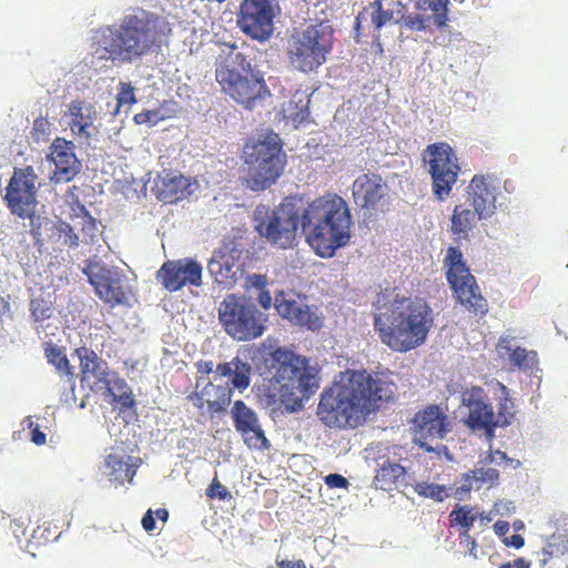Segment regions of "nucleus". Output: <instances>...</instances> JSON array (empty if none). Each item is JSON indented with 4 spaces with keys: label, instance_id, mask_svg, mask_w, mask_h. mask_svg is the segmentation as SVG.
I'll list each match as a JSON object with an SVG mask.
<instances>
[{
    "label": "nucleus",
    "instance_id": "obj_1",
    "mask_svg": "<svg viewBox=\"0 0 568 568\" xmlns=\"http://www.w3.org/2000/svg\"><path fill=\"white\" fill-rule=\"evenodd\" d=\"M396 392L390 373L346 369L322 392L316 415L329 428L356 429L394 402Z\"/></svg>",
    "mask_w": 568,
    "mask_h": 568
},
{
    "label": "nucleus",
    "instance_id": "obj_45",
    "mask_svg": "<svg viewBox=\"0 0 568 568\" xmlns=\"http://www.w3.org/2000/svg\"><path fill=\"white\" fill-rule=\"evenodd\" d=\"M206 496L211 499L217 498L219 500L231 499L232 495L229 489L222 485L217 477H214L206 488Z\"/></svg>",
    "mask_w": 568,
    "mask_h": 568
},
{
    "label": "nucleus",
    "instance_id": "obj_56",
    "mask_svg": "<svg viewBox=\"0 0 568 568\" xmlns=\"http://www.w3.org/2000/svg\"><path fill=\"white\" fill-rule=\"evenodd\" d=\"M248 282L252 286L256 287L258 291L264 290L266 287L267 281L265 275L254 274L248 277Z\"/></svg>",
    "mask_w": 568,
    "mask_h": 568
},
{
    "label": "nucleus",
    "instance_id": "obj_11",
    "mask_svg": "<svg viewBox=\"0 0 568 568\" xmlns=\"http://www.w3.org/2000/svg\"><path fill=\"white\" fill-rule=\"evenodd\" d=\"M446 278L455 300L474 317L483 318L489 310L474 275L463 260V253L449 246L444 260Z\"/></svg>",
    "mask_w": 568,
    "mask_h": 568
},
{
    "label": "nucleus",
    "instance_id": "obj_7",
    "mask_svg": "<svg viewBox=\"0 0 568 568\" xmlns=\"http://www.w3.org/2000/svg\"><path fill=\"white\" fill-rule=\"evenodd\" d=\"M255 232L272 247L294 248L298 243V226L302 227L301 195H288L271 209L257 205L253 212Z\"/></svg>",
    "mask_w": 568,
    "mask_h": 568
},
{
    "label": "nucleus",
    "instance_id": "obj_57",
    "mask_svg": "<svg viewBox=\"0 0 568 568\" xmlns=\"http://www.w3.org/2000/svg\"><path fill=\"white\" fill-rule=\"evenodd\" d=\"M530 565L524 558H517L513 561L501 564L498 568H529Z\"/></svg>",
    "mask_w": 568,
    "mask_h": 568
},
{
    "label": "nucleus",
    "instance_id": "obj_37",
    "mask_svg": "<svg viewBox=\"0 0 568 568\" xmlns=\"http://www.w3.org/2000/svg\"><path fill=\"white\" fill-rule=\"evenodd\" d=\"M73 214L71 215L75 227H80L85 243H93L98 233V223L94 217L90 215L85 206L78 204L72 207Z\"/></svg>",
    "mask_w": 568,
    "mask_h": 568
},
{
    "label": "nucleus",
    "instance_id": "obj_40",
    "mask_svg": "<svg viewBox=\"0 0 568 568\" xmlns=\"http://www.w3.org/2000/svg\"><path fill=\"white\" fill-rule=\"evenodd\" d=\"M308 99L300 95L296 100V95L288 102L285 112L287 118L297 126L302 124L308 118Z\"/></svg>",
    "mask_w": 568,
    "mask_h": 568
},
{
    "label": "nucleus",
    "instance_id": "obj_8",
    "mask_svg": "<svg viewBox=\"0 0 568 568\" xmlns=\"http://www.w3.org/2000/svg\"><path fill=\"white\" fill-rule=\"evenodd\" d=\"M334 33V29L324 22L295 29L287 39L285 50L290 67L305 74L317 72L333 51Z\"/></svg>",
    "mask_w": 568,
    "mask_h": 568
},
{
    "label": "nucleus",
    "instance_id": "obj_4",
    "mask_svg": "<svg viewBox=\"0 0 568 568\" xmlns=\"http://www.w3.org/2000/svg\"><path fill=\"white\" fill-rule=\"evenodd\" d=\"M301 212L306 242L320 257H332L349 243L353 220L341 195L327 192L312 201L301 195Z\"/></svg>",
    "mask_w": 568,
    "mask_h": 568
},
{
    "label": "nucleus",
    "instance_id": "obj_64",
    "mask_svg": "<svg viewBox=\"0 0 568 568\" xmlns=\"http://www.w3.org/2000/svg\"><path fill=\"white\" fill-rule=\"evenodd\" d=\"M59 535H60V534H58L57 531H54L53 534H50V532H49V535H48L45 538H47L48 540H49L50 538L57 539V538L59 537Z\"/></svg>",
    "mask_w": 568,
    "mask_h": 568
},
{
    "label": "nucleus",
    "instance_id": "obj_31",
    "mask_svg": "<svg viewBox=\"0 0 568 568\" xmlns=\"http://www.w3.org/2000/svg\"><path fill=\"white\" fill-rule=\"evenodd\" d=\"M466 201L476 210L478 219H488L495 213V189L486 176L480 174L473 176L466 189Z\"/></svg>",
    "mask_w": 568,
    "mask_h": 568
},
{
    "label": "nucleus",
    "instance_id": "obj_12",
    "mask_svg": "<svg viewBox=\"0 0 568 568\" xmlns=\"http://www.w3.org/2000/svg\"><path fill=\"white\" fill-rule=\"evenodd\" d=\"M424 161L428 165L434 197L443 202L449 197L462 172L459 159L447 142L429 144L424 150Z\"/></svg>",
    "mask_w": 568,
    "mask_h": 568
},
{
    "label": "nucleus",
    "instance_id": "obj_52",
    "mask_svg": "<svg viewBox=\"0 0 568 568\" xmlns=\"http://www.w3.org/2000/svg\"><path fill=\"white\" fill-rule=\"evenodd\" d=\"M256 300L264 310H270L273 304V297L266 288L258 291Z\"/></svg>",
    "mask_w": 568,
    "mask_h": 568
},
{
    "label": "nucleus",
    "instance_id": "obj_63",
    "mask_svg": "<svg viewBox=\"0 0 568 568\" xmlns=\"http://www.w3.org/2000/svg\"><path fill=\"white\" fill-rule=\"evenodd\" d=\"M495 457H496V459H497L498 464H499L500 462H507V460H509V458H508V456L506 455V453H504V452H501V450H496V452H495Z\"/></svg>",
    "mask_w": 568,
    "mask_h": 568
},
{
    "label": "nucleus",
    "instance_id": "obj_47",
    "mask_svg": "<svg viewBox=\"0 0 568 568\" xmlns=\"http://www.w3.org/2000/svg\"><path fill=\"white\" fill-rule=\"evenodd\" d=\"M513 407H514V404L507 397H505L500 402L499 408H498V414L496 416V422H500V424H498V427L499 426L505 427L511 423V419L514 417V414L511 413Z\"/></svg>",
    "mask_w": 568,
    "mask_h": 568
},
{
    "label": "nucleus",
    "instance_id": "obj_55",
    "mask_svg": "<svg viewBox=\"0 0 568 568\" xmlns=\"http://www.w3.org/2000/svg\"><path fill=\"white\" fill-rule=\"evenodd\" d=\"M141 524H142V527L144 528V530H146V531H153L155 529V519L153 516V511L151 509H149L144 514Z\"/></svg>",
    "mask_w": 568,
    "mask_h": 568
},
{
    "label": "nucleus",
    "instance_id": "obj_60",
    "mask_svg": "<svg viewBox=\"0 0 568 568\" xmlns=\"http://www.w3.org/2000/svg\"><path fill=\"white\" fill-rule=\"evenodd\" d=\"M462 536L465 538V540L467 541L468 546H470V554L474 556V558L477 557L476 555V548H477V542L476 540L469 535L468 531H464L462 534Z\"/></svg>",
    "mask_w": 568,
    "mask_h": 568
},
{
    "label": "nucleus",
    "instance_id": "obj_18",
    "mask_svg": "<svg viewBox=\"0 0 568 568\" xmlns=\"http://www.w3.org/2000/svg\"><path fill=\"white\" fill-rule=\"evenodd\" d=\"M414 443L425 452H434L428 440L443 439L452 430L449 416L438 405L430 404L418 410L413 420Z\"/></svg>",
    "mask_w": 568,
    "mask_h": 568
},
{
    "label": "nucleus",
    "instance_id": "obj_24",
    "mask_svg": "<svg viewBox=\"0 0 568 568\" xmlns=\"http://www.w3.org/2000/svg\"><path fill=\"white\" fill-rule=\"evenodd\" d=\"M74 143L63 138H55L49 148L48 161L54 164L51 180L55 183H67L81 171V162L74 153Z\"/></svg>",
    "mask_w": 568,
    "mask_h": 568
},
{
    "label": "nucleus",
    "instance_id": "obj_25",
    "mask_svg": "<svg viewBox=\"0 0 568 568\" xmlns=\"http://www.w3.org/2000/svg\"><path fill=\"white\" fill-rule=\"evenodd\" d=\"M141 464L140 457L131 456L124 449H112L104 457L102 473L114 486H123L132 484Z\"/></svg>",
    "mask_w": 568,
    "mask_h": 568
},
{
    "label": "nucleus",
    "instance_id": "obj_6",
    "mask_svg": "<svg viewBox=\"0 0 568 568\" xmlns=\"http://www.w3.org/2000/svg\"><path fill=\"white\" fill-rule=\"evenodd\" d=\"M215 373L221 377H231L232 386L207 382L200 388V378H197L194 390L186 396L200 416L211 419L226 413L234 388L243 392L250 386L252 367L248 363L234 357L231 362L219 364Z\"/></svg>",
    "mask_w": 568,
    "mask_h": 568
},
{
    "label": "nucleus",
    "instance_id": "obj_9",
    "mask_svg": "<svg viewBox=\"0 0 568 568\" xmlns=\"http://www.w3.org/2000/svg\"><path fill=\"white\" fill-rule=\"evenodd\" d=\"M243 162L246 172L244 183L247 189L261 192L271 187L286 166V154L280 136L271 133L264 139L246 143Z\"/></svg>",
    "mask_w": 568,
    "mask_h": 568
},
{
    "label": "nucleus",
    "instance_id": "obj_58",
    "mask_svg": "<svg viewBox=\"0 0 568 568\" xmlns=\"http://www.w3.org/2000/svg\"><path fill=\"white\" fill-rule=\"evenodd\" d=\"M278 568H306L303 560L290 561V560H276Z\"/></svg>",
    "mask_w": 568,
    "mask_h": 568
},
{
    "label": "nucleus",
    "instance_id": "obj_59",
    "mask_svg": "<svg viewBox=\"0 0 568 568\" xmlns=\"http://www.w3.org/2000/svg\"><path fill=\"white\" fill-rule=\"evenodd\" d=\"M494 531L499 537H505L509 531V524L505 520H497L494 524Z\"/></svg>",
    "mask_w": 568,
    "mask_h": 568
},
{
    "label": "nucleus",
    "instance_id": "obj_17",
    "mask_svg": "<svg viewBox=\"0 0 568 568\" xmlns=\"http://www.w3.org/2000/svg\"><path fill=\"white\" fill-rule=\"evenodd\" d=\"M305 300L294 292L281 291L274 297V306L277 314L293 325L312 332L320 331L324 316L316 305H308Z\"/></svg>",
    "mask_w": 568,
    "mask_h": 568
},
{
    "label": "nucleus",
    "instance_id": "obj_51",
    "mask_svg": "<svg viewBox=\"0 0 568 568\" xmlns=\"http://www.w3.org/2000/svg\"><path fill=\"white\" fill-rule=\"evenodd\" d=\"M28 422H29V427L32 428L31 440L38 446L44 445L45 440H47L45 434L43 432H41L38 426L33 427V422L31 420L30 417H28Z\"/></svg>",
    "mask_w": 568,
    "mask_h": 568
},
{
    "label": "nucleus",
    "instance_id": "obj_32",
    "mask_svg": "<svg viewBox=\"0 0 568 568\" xmlns=\"http://www.w3.org/2000/svg\"><path fill=\"white\" fill-rule=\"evenodd\" d=\"M406 468L399 463L385 460L378 465L373 484L376 489L392 491L397 488L399 480H404Z\"/></svg>",
    "mask_w": 568,
    "mask_h": 568
},
{
    "label": "nucleus",
    "instance_id": "obj_39",
    "mask_svg": "<svg viewBox=\"0 0 568 568\" xmlns=\"http://www.w3.org/2000/svg\"><path fill=\"white\" fill-rule=\"evenodd\" d=\"M449 489L445 485H438L427 481L416 483L414 486V491L425 498H430L437 503L444 501L447 497H449Z\"/></svg>",
    "mask_w": 568,
    "mask_h": 568
},
{
    "label": "nucleus",
    "instance_id": "obj_54",
    "mask_svg": "<svg viewBox=\"0 0 568 568\" xmlns=\"http://www.w3.org/2000/svg\"><path fill=\"white\" fill-rule=\"evenodd\" d=\"M503 542L507 547H514L516 549H519L525 545V539L521 535L515 534L511 535L510 537H505Z\"/></svg>",
    "mask_w": 568,
    "mask_h": 568
},
{
    "label": "nucleus",
    "instance_id": "obj_44",
    "mask_svg": "<svg viewBox=\"0 0 568 568\" xmlns=\"http://www.w3.org/2000/svg\"><path fill=\"white\" fill-rule=\"evenodd\" d=\"M116 101H118V108L125 105V104L131 105V104L136 103L134 87L128 82H120Z\"/></svg>",
    "mask_w": 568,
    "mask_h": 568
},
{
    "label": "nucleus",
    "instance_id": "obj_19",
    "mask_svg": "<svg viewBox=\"0 0 568 568\" xmlns=\"http://www.w3.org/2000/svg\"><path fill=\"white\" fill-rule=\"evenodd\" d=\"M37 174L32 166L16 169L6 189V201L12 213L24 217L33 210L37 200Z\"/></svg>",
    "mask_w": 568,
    "mask_h": 568
},
{
    "label": "nucleus",
    "instance_id": "obj_3",
    "mask_svg": "<svg viewBox=\"0 0 568 568\" xmlns=\"http://www.w3.org/2000/svg\"><path fill=\"white\" fill-rule=\"evenodd\" d=\"M263 366L272 377L257 387L256 396L266 407L280 405L287 412H297L320 387L317 372L305 357L277 347L264 352Z\"/></svg>",
    "mask_w": 568,
    "mask_h": 568
},
{
    "label": "nucleus",
    "instance_id": "obj_26",
    "mask_svg": "<svg viewBox=\"0 0 568 568\" xmlns=\"http://www.w3.org/2000/svg\"><path fill=\"white\" fill-rule=\"evenodd\" d=\"M64 118L75 139L88 142L92 138L97 120V110L92 103L80 99L72 100L64 112Z\"/></svg>",
    "mask_w": 568,
    "mask_h": 568
},
{
    "label": "nucleus",
    "instance_id": "obj_49",
    "mask_svg": "<svg viewBox=\"0 0 568 568\" xmlns=\"http://www.w3.org/2000/svg\"><path fill=\"white\" fill-rule=\"evenodd\" d=\"M160 120L159 112L156 110H146L140 113H136L133 116V121L135 124H145L150 123L152 125L156 124Z\"/></svg>",
    "mask_w": 568,
    "mask_h": 568
},
{
    "label": "nucleus",
    "instance_id": "obj_28",
    "mask_svg": "<svg viewBox=\"0 0 568 568\" xmlns=\"http://www.w3.org/2000/svg\"><path fill=\"white\" fill-rule=\"evenodd\" d=\"M386 183L376 173H365L355 179L352 185L354 202L361 209L374 210L386 194Z\"/></svg>",
    "mask_w": 568,
    "mask_h": 568
},
{
    "label": "nucleus",
    "instance_id": "obj_21",
    "mask_svg": "<svg viewBox=\"0 0 568 568\" xmlns=\"http://www.w3.org/2000/svg\"><path fill=\"white\" fill-rule=\"evenodd\" d=\"M74 354L79 358L82 387H87L93 393H101L103 388H106L109 379L114 373L109 368L108 362L87 346L77 347Z\"/></svg>",
    "mask_w": 568,
    "mask_h": 568
},
{
    "label": "nucleus",
    "instance_id": "obj_53",
    "mask_svg": "<svg viewBox=\"0 0 568 568\" xmlns=\"http://www.w3.org/2000/svg\"><path fill=\"white\" fill-rule=\"evenodd\" d=\"M195 366L200 374L197 377L200 381L213 372V363L211 361H199Z\"/></svg>",
    "mask_w": 568,
    "mask_h": 568
},
{
    "label": "nucleus",
    "instance_id": "obj_41",
    "mask_svg": "<svg viewBox=\"0 0 568 568\" xmlns=\"http://www.w3.org/2000/svg\"><path fill=\"white\" fill-rule=\"evenodd\" d=\"M452 526H460L465 531H469L473 527L476 516L471 513L469 506H458L452 510L450 515Z\"/></svg>",
    "mask_w": 568,
    "mask_h": 568
},
{
    "label": "nucleus",
    "instance_id": "obj_33",
    "mask_svg": "<svg viewBox=\"0 0 568 568\" xmlns=\"http://www.w3.org/2000/svg\"><path fill=\"white\" fill-rule=\"evenodd\" d=\"M499 479V473L495 468H476L463 475V485L456 487L453 495L462 500L468 495L474 488L473 483L476 484H489L490 486L496 485Z\"/></svg>",
    "mask_w": 568,
    "mask_h": 568
},
{
    "label": "nucleus",
    "instance_id": "obj_35",
    "mask_svg": "<svg viewBox=\"0 0 568 568\" xmlns=\"http://www.w3.org/2000/svg\"><path fill=\"white\" fill-rule=\"evenodd\" d=\"M111 397L112 402L121 405L122 408H132L135 406V399L129 385L123 378H120L114 372L109 379V385L101 392Z\"/></svg>",
    "mask_w": 568,
    "mask_h": 568
},
{
    "label": "nucleus",
    "instance_id": "obj_20",
    "mask_svg": "<svg viewBox=\"0 0 568 568\" xmlns=\"http://www.w3.org/2000/svg\"><path fill=\"white\" fill-rule=\"evenodd\" d=\"M202 265L194 258L170 260L156 272V280L169 292H176L184 286L202 285Z\"/></svg>",
    "mask_w": 568,
    "mask_h": 568
},
{
    "label": "nucleus",
    "instance_id": "obj_34",
    "mask_svg": "<svg viewBox=\"0 0 568 568\" xmlns=\"http://www.w3.org/2000/svg\"><path fill=\"white\" fill-rule=\"evenodd\" d=\"M476 210H470L463 204L456 205L450 219V231L458 240L468 237L469 232L476 226L478 221Z\"/></svg>",
    "mask_w": 568,
    "mask_h": 568
},
{
    "label": "nucleus",
    "instance_id": "obj_36",
    "mask_svg": "<svg viewBox=\"0 0 568 568\" xmlns=\"http://www.w3.org/2000/svg\"><path fill=\"white\" fill-rule=\"evenodd\" d=\"M498 347L508 354L509 362L518 368H529L536 363V352H528L520 346L513 347L511 338L507 336L500 337Z\"/></svg>",
    "mask_w": 568,
    "mask_h": 568
},
{
    "label": "nucleus",
    "instance_id": "obj_15",
    "mask_svg": "<svg viewBox=\"0 0 568 568\" xmlns=\"http://www.w3.org/2000/svg\"><path fill=\"white\" fill-rule=\"evenodd\" d=\"M462 404L468 409L464 420L465 425L473 433L481 434L488 442H491L500 422H496L494 408L488 402L485 389L480 386L466 388L462 393Z\"/></svg>",
    "mask_w": 568,
    "mask_h": 568
},
{
    "label": "nucleus",
    "instance_id": "obj_10",
    "mask_svg": "<svg viewBox=\"0 0 568 568\" xmlns=\"http://www.w3.org/2000/svg\"><path fill=\"white\" fill-rule=\"evenodd\" d=\"M219 320L230 337L247 342L264 334L268 316L251 298L229 294L220 304Z\"/></svg>",
    "mask_w": 568,
    "mask_h": 568
},
{
    "label": "nucleus",
    "instance_id": "obj_30",
    "mask_svg": "<svg viewBox=\"0 0 568 568\" xmlns=\"http://www.w3.org/2000/svg\"><path fill=\"white\" fill-rule=\"evenodd\" d=\"M191 186L189 178L164 171L156 176L152 191L159 201L173 204L191 195Z\"/></svg>",
    "mask_w": 568,
    "mask_h": 568
},
{
    "label": "nucleus",
    "instance_id": "obj_5",
    "mask_svg": "<svg viewBox=\"0 0 568 568\" xmlns=\"http://www.w3.org/2000/svg\"><path fill=\"white\" fill-rule=\"evenodd\" d=\"M434 326V313L423 297L397 294L375 315L374 329L392 351L406 353L423 345Z\"/></svg>",
    "mask_w": 568,
    "mask_h": 568
},
{
    "label": "nucleus",
    "instance_id": "obj_29",
    "mask_svg": "<svg viewBox=\"0 0 568 568\" xmlns=\"http://www.w3.org/2000/svg\"><path fill=\"white\" fill-rule=\"evenodd\" d=\"M394 6L403 7L400 1L386 3V0H373L368 2L355 18L356 37L359 36L364 22H367L376 32L389 23H398L399 20L395 19Z\"/></svg>",
    "mask_w": 568,
    "mask_h": 568
},
{
    "label": "nucleus",
    "instance_id": "obj_27",
    "mask_svg": "<svg viewBox=\"0 0 568 568\" xmlns=\"http://www.w3.org/2000/svg\"><path fill=\"white\" fill-rule=\"evenodd\" d=\"M240 252L229 246H223L213 252L207 263V270L214 282L224 288H231L237 281Z\"/></svg>",
    "mask_w": 568,
    "mask_h": 568
},
{
    "label": "nucleus",
    "instance_id": "obj_16",
    "mask_svg": "<svg viewBox=\"0 0 568 568\" xmlns=\"http://www.w3.org/2000/svg\"><path fill=\"white\" fill-rule=\"evenodd\" d=\"M273 0H243L237 14V24L247 37L266 41L274 31Z\"/></svg>",
    "mask_w": 568,
    "mask_h": 568
},
{
    "label": "nucleus",
    "instance_id": "obj_22",
    "mask_svg": "<svg viewBox=\"0 0 568 568\" xmlns=\"http://www.w3.org/2000/svg\"><path fill=\"white\" fill-rule=\"evenodd\" d=\"M235 430L242 436L244 444L252 449L264 450L270 447L257 414L243 400L233 403L231 408Z\"/></svg>",
    "mask_w": 568,
    "mask_h": 568
},
{
    "label": "nucleus",
    "instance_id": "obj_50",
    "mask_svg": "<svg viewBox=\"0 0 568 568\" xmlns=\"http://www.w3.org/2000/svg\"><path fill=\"white\" fill-rule=\"evenodd\" d=\"M325 484L329 488H347L348 480L339 474H329L325 477Z\"/></svg>",
    "mask_w": 568,
    "mask_h": 568
},
{
    "label": "nucleus",
    "instance_id": "obj_43",
    "mask_svg": "<svg viewBox=\"0 0 568 568\" xmlns=\"http://www.w3.org/2000/svg\"><path fill=\"white\" fill-rule=\"evenodd\" d=\"M51 123L44 116H39L33 121L32 136L34 141H47L51 134Z\"/></svg>",
    "mask_w": 568,
    "mask_h": 568
},
{
    "label": "nucleus",
    "instance_id": "obj_48",
    "mask_svg": "<svg viewBox=\"0 0 568 568\" xmlns=\"http://www.w3.org/2000/svg\"><path fill=\"white\" fill-rule=\"evenodd\" d=\"M74 227L63 221H60L58 224V231L63 235V243L69 247H77L79 245V236L74 232Z\"/></svg>",
    "mask_w": 568,
    "mask_h": 568
},
{
    "label": "nucleus",
    "instance_id": "obj_42",
    "mask_svg": "<svg viewBox=\"0 0 568 568\" xmlns=\"http://www.w3.org/2000/svg\"><path fill=\"white\" fill-rule=\"evenodd\" d=\"M565 546L562 545L561 538L559 536L552 535L548 538L546 545L542 547L540 552V565L545 567L551 558L559 557L564 555Z\"/></svg>",
    "mask_w": 568,
    "mask_h": 568
},
{
    "label": "nucleus",
    "instance_id": "obj_13",
    "mask_svg": "<svg viewBox=\"0 0 568 568\" xmlns=\"http://www.w3.org/2000/svg\"><path fill=\"white\" fill-rule=\"evenodd\" d=\"M215 79L225 94L248 110L271 95L263 75L252 70L240 72L221 64L215 70Z\"/></svg>",
    "mask_w": 568,
    "mask_h": 568
},
{
    "label": "nucleus",
    "instance_id": "obj_61",
    "mask_svg": "<svg viewBox=\"0 0 568 568\" xmlns=\"http://www.w3.org/2000/svg\"><path fill=\"white\" fill-rule=\"evenodd\" d=\"M480 463L486 464V465L491 464V463L498 464V462L495 457V452L486 453V455L480 459Z\"/></svg>",
    "mask_w": 568,
    "mask_h": 568
},
{
    "label": "nucleus",
    "instance_id": "obj_46",
    "mask_svg": "<svg viewBox=\"0 0 568 568\" xmlns=\"http://www.w3.org/2000/svg\"><path fill=\"white\" fill-rule=\"evenodd\" d=\"M30 306H31V314L34 317V320L38 322L48 320L52 315L51 306L43 300H32Z\"/></svg>",
    "mask_w": 568,
    "mask_h": 568
},
{
    "label": "nucleus",
    "instance_id": "obj_23",
    "mask_svg": "<svg viewBox=\"0 0 568 568\" xmlns=\"http://www.w3.org/2000/svg\"><path fill=\"white\" fill-rule=\"evenodd\" d=\"M449 0H417L415 9L418 13L403 17L404 24L415 31H425L430 26L436 29L447 27L449 17Z\"/></svg>",
    "mask_w": 568,
    "mask_h": 568
},
{
    "label": "nucleus",
    "instance_id": "obj_62",
    "mask_svg": "<svg viewBox=\"0 0 568 568\" xmlns=\"http://www.w3.org/2000/svg\"><path fill=\"white\" fill-rule=\"evenodd\" d=\"M155 515H156V517H158L160 520H162V521H166V520H168V518H169V511H168V509H165V508H159V509H156V510H155Z\"/></svg>",
    "mask_w": 568,
    "mask_h": 568
},
{
    "label": "nucleus",
    "instance_id": "obj_2",
    "mask_svg": "<svg viewBox=\"0 0 568 568\" xmlns=\"http://www.w3.org/2000/svg\"><path fill=\"white\" fill-rule=\"evenodd\" d=\"M171 34L172 24L165 17L139 9L125 14L119 26L95 30L92 54L101 61L132 63L168 44Z\"/></svg>",
    "mask_w": 568,
    "mask_h": 568
},
{
    "label": "nucleus",
    "instance_id": "obj_38",
    "mask_svg": "<svg viewBox=\"0 0 568 568\" xmlns=\"http://www.w3.org/2000/svg\"><path fill=\"white\" fill-rule=\"evenodd\" d=\"M44 355L48 362L55 367V369L68 377H73L74 372L63 349L54 344H48L44 348Z\"/></svg>",
    "mask_w": 568,
    "mask_h": 568
},
{
    "label": "nucleus",
    "instance_id": "obj_14",
    "mask_svg": "<svg viewBox=\"0 0 568 568\" xmlns=\"http://www.w3.org/2000/svg\"><path fill=\"white\" fill-rule=\"evenodd\" d=\"M84 273L97 295L105 304L114 307L128 303L132 293L131 287L126 275L118 267L91 263L85 267Z\"/></svg>",
    "mask_w": 568,
    "mask_h": 568
}]
</instances>
